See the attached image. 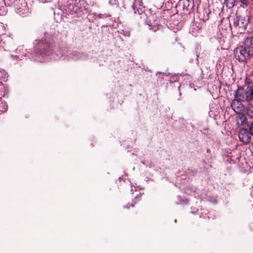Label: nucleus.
<instances>
[{"label":"nucleus","mask_w":253,"mask_h":253,"mask_svg":"<svg viewBox=\"0 0 253 253\" xmlns=\"http://www.w3.org/2000/svg\"><path fill=\"white\" fill-rule=\"evenodd\" d=\"M252 43L253 37L247 38L244 41V45H240L234 49V54L236 60L240 62H246L250 56L253 54Z\"/></svg>","instance_id":"1"},{"label":"nucleus","mask_w":253,"mask_h":253,"mask_svg":"<svg viewBox=\"0 0 253 253\" xmlns=\"http://www.w3.org/2000/svg\"><path fill=\"white\" fill-rule=\"evenodd\" d=\"M51 47L45 39L36 40L34 42V51L36 54L42 56L49 55L51 53Z\"/></svg>","instance_id":"2"},{"label":"nucleus","mask_w":253,"mask_h":253,"mask_svg":"<svg viewBox=\"0 0 253 253\" xmlns=\"http://www.w3.org/2000/svg\"><path fill=\"white\" fill-rule=\"evenodd\" d=\"M251 16H244L236 13L233 17V25L239 31H245L250 21Z\"/></svg>","instance_id":"3"},{"label":"nucleus","mask_w":253,"mask_h":253,"mask_svg":"<svg viewBox=\"0 0 253 253\" xmlns=\"http://www.w3.org/2000/svg\"><path fill=\"white\" fill-rule=\"evenodd\" d=\"M64 11L66 14L71 16V17H76L80 16L76 4L73 5L70 3L68 4L65 7Z\"/></svg>","instance_id":"4"},{"label":"nucleus","mask_w":253,"mask_h":253,"mask_svg":"<svg viewBox=\"0 0 253 253\" xmlns=\"http://www.w3.org/2000/svg\"><path fill=\"white\" fill-rule=\"evenodd\" d=\"M240 140L244 143H248L251 139V135L247 129L242 128L239 133Z\"/></svg>","instance_id":"5"},{"label":"nucleus","mask_w":253,"mask_h":253,"mask_svg":"<svg viewBox=\"0 0 253 253\" xmlns=\"http://www.w3.org/2000/svg\"><path fill=\"white\" fill-rule=\"evenodd\" d=\"M241 101L236 98L231 104L232 109L237 114H242L244 110V106Z\"/></svg>","instance_id":"6"},{"label":"nucleus","mask_w":253,"mask_h":253,"mask_svg":"<svg viewBox=\"0 0 253 253\" xmlns=\"http://www.w3.org/2000/svg\"><path fill=\"white\" fill-rule=\"evenodd\" d=\"M247 96L246 90L244 88H240L236 91L235 98L242 101H247Z\"/></svg>","instance_id":"7"},{"label":"nucleus","mask_w":253,"mask_h":253,"mask_svg":"<svg viewBox=\"0 0 253 253\" xmlns=\"http://www.w3.org/2000/svg\"><path fill=\"white\" fill-rule=\"evenodd\" d=\"M75 4L80 16H81L82 14L84 13L85 11H86L85 6L87 4L84 1L79 0L78 2H76Z\"/></svg>","instance_id":"8"},{"label":"nucleus","mask_w":253,"mask_h":253,"mask_svg":"<svg viewBox=\"0 0 253 253\" xmlns=\"http://www.w3.org/2000/svg\"><path fill=\"white\" fill-rule=\"evenodd\" d=\"M83 55L82 53H80L77 51L69 53V59H71L73 60H77L79 59L82 58Z\"/></svg>","instance_id":"9"},{"label":"nucleus","mask_w":253,"mask_h":253,"mask_svg":"<svg viewBox=\"0 0 253 253\" xmlns=\"http://www.w3.org/2000/svg\"><path fill=\"white\" fill-rule=\"evenodd\" d=\"M246 93L247 95V101H250L253 99V85L247 88Z\"/></svg>","instance_id":"10"},{"label":"nucleus","mask_w":253,"mask_h":253,"mask_svg":"<svg viewBox=\"0 0 253 253\" xmlns=\"http://www.w3.org/2000/svg\"><path fill=\"white\" fill-rule=\"evenodd\" d=\"M235 0H225L224 4L228 8H232L235 5Z\"/></svg>","instance_id":"11"},{"label":"nucleus","mask_w":253,"mask_h":253,"mask_svg":"<svg viewBox=\"0 0 253 253\" xmlns=\"http://www.w3.org/2000/svg\"><path fill=\"white\" fill-rule=\"evenodd\" d=\"M240 115L239 116V120L241 122V124L242 125H244L247 123V119L246 117L244 114H239Z\"/></svg>","instance_id":"12"},{"label":"nucleus","mask_w":253,"mask_h":253,"mask_svg":"<svg viewBox=\"0 0 253 253\" xmlns=\"http://www.w3.org/2000/svg\"><path fill=\"white\" fill-rule=\"evenodd\" d=\"M65 49H59V51H57L55 53L56 57L55 58V59L58 60L63 57V53H64Z\"/></svg>","instance_id":"13"},{"label":"nucleus","mask_w":253,"mask_h":253,"mask_svg":"<svg viewBox=\"0 0 253 253\" xmlns=\"http://www.w3.org/2000/svg\"><path fill=\"white\" fill-rule=\"evenodd\" d=\"M93 15L94 16H95L98 18H100V19L111 17L110 15L105 14H105H101V13L97 14L96 13H93Z\"/></svg>","instance_id":"14"},{"label":"nucleus","mask_w":253,"mask_h":253,"mask_svg":"<svg viewBox=\"0 0 253 253\" xmlns=\"http://www.w3.org/2000/svg\"><path fill=\"white\" fill-rule=\"evenodd\" d=\"M247 113L251 118H253V107H249L247 108Z\"/></svg>","instance_id":"15"},{"label":"nucleus","mask_w":253,"mask_h":253,"mask_svg":"<svg viewBox=\"0 0 253 253\" xmlns=\"http://www.w3.org/2000/svg\"><path fill=\"white\" fill-rule=\"evenodd\" d=\"M249 130L250 131L249 132L250 133L251 135L253 136V123H252L249 126Z\"/></svg>","instance_id":"16"},{"label":"nucleus","mask_w":253,"mask_h":253,"mask_svg":"<svg viewBox=\"0 0 253 253\" xmlns=\"http://www.w3.org/2000/svg\"><path fill=\"white\" fill-rule=\"evenodd\" d=\"M240 1H241V3H242L243 4H244L245 5H248V2L247 0H240Z\"/></svg>","instance_id":"17"},{"label":"nucleus","mask_w":253,"mask_h":253,"mask_svg":"<svg viewBox=\"0 0 253 253\" xmlns=\"http://www.w3.org/2000/svg\"><path fill=\"white\" fill-rule=\"evenodd\" d=\"M123 35H124L125 36L129 37V36H130V33H129V32L126 31V32H124Z\"/></svg>","instance_id":"18"},{"label":"nucleus","mask_w":253,"mask_h":253,"mask_svg":"<svg viewBox=\"0 0 253 253\" xmlns=\"http://www.w3.org/2000/svg\"><path fill=\"white\" fill-rule=\"evenodd\" d=\"M5 38H7L8 40H11V38L9 37H7L6 35H2L3 39H4Z\"/></svg>","instance_id":"19"},{"label":"nucleus","mask_w":253,"mask_h":253,"mask_svg":"<svg viewBox=\"0 0 253 253\" xmlns=\"http://www.w3.org/2000/svg\"><path fill=\"white\" fill-rule=\"evenodd\" d=\"M51 0H40V1H42V2H47L48 1H50Z\"/></svg>","instance_id":"20"},{"label":"nucleus","mask_w":253,"mask_h":253,"mask_svg":"<svg viewBox=\"0 0 253 253\" xmlns=\"http://www.w3.org/2000/svg\"><path fill=\"white\" fill-rule=\"evenodd\" d=\"M3 94H2V92L1 91L0 92V98L2 96Z\"/></svg>","instance_id":"21"},{"label":"nucleus","mask_w":253,"mask_h":253,"mask_svg":"<svg viewBox=\"0 0 253 253\" xmlns=\"http://www.w3.org/2000/svg\"><path fill=\"white\" fill-rule=\"evenodd\" d=\"M6 107H4L3 109L1 110V111H4L6 110Z\"/></svg>","instance_id":"22"},{"label":"nucleus","mask_w":253,"mask_h":253,"mask_svg":"<svg viewBox=\"0 0 253 253\" xmlns=\"http://www.w3.org/2000/svg\"><path fill=\"white\" fill-rule=\"evenodd\" d=\"M252 49H253V43L252 44Z\"/></svg>","instance_id":"23"},{"label":"nucleus","mask_w":253,"mask_h":253,"mask_svg":"<svg viewBox=\"0 0 253 253\" xmlns=\"http://www.w3.org/2000/svg\"><path fill=\"white\" fill-rule=\"evenodd\" d=\"M1 104H3L4 106H5V103L1 102Z\"/></svg>","instance_id":"24"}]
</instances>
